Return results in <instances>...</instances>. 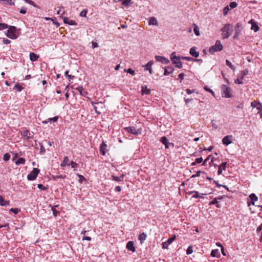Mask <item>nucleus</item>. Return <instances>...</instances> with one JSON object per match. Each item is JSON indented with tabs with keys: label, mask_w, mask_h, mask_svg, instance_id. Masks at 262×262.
I'll return each mask as SVG.
<instances>
[{
	"label": "nucleus",
	"mask_w": 262,
	"mask_h": 262,
	"mask_svg": "<svg viewBox=\"0 0 262 262\" xmlns=\"http://www.w3.org/2000/svg\"><path fill=\"white\" fill-rule=\"evenodd\" d=\"M215 47L217 48V50L219 51H221L223 50V45H222L221 43V42L220 40H216V42H215V44L214 45Z\"/></svg>",
	"instance_id": "28"
},
{
	"label": "nucleus",
	"mask_w": 262,
	"mask_h": 262,
	"mask_svg": "<svg viewBox=\"0 0 262 262\" xmlns=\"http://www.w3.org/2000/svg\"><path fill=\"white\" fill-rule=\"evenodd\" d=\"M10 40L6 39V38H3V42L5 45H8L10 43Z\"/></svg>",
	"instance_id": "59"
},
{
	"label": "nucleus",
	"mask_w": 262,
	"mask_h": 262,
	"mask_svg": "<svg viewBox=\"0 0 262 262\" xmlns=\"http://www.w3.org/2000/svg\"><path fill=\"white\" fill-rule=\"evenodd\" d=\"M40 144V152L41 155H44L45 153L46 152V149L42 144Z\"/></svg>",
	"instance_id": "50"
},
{
	"label": "nucleus",
	"mask_w": 262,
	"mask_h": 262,
	"mask_svg": "<svg viewBox=\"0 0 262 262\" xmlns=\"http://www.w3.org/2000/svg\"><path fill=\"white\" fill-rule=\"evenodd\" d=\"M126 248L133 252H135L136 248L134 246V243L132 241H129L126 244Z\"/></svg>",
	"instance_id": "18"
},
{
	"label": "nucleus",
	"mask_w": 262,
	"mask_h": 262,
	"mask_svg": "<svg viewBox=\"0 0 262 262\" xmlns=\"http://www.w3.org/2000/svg\"><path fill=\"white\" fill-rule=\"evenodd\" d=\"M87 14V10H83L80 13V16L81 17H86Z\"/></svg>",
	"instance_id": "55"
},
{
	"label": "nucleus",
	"mask_w": 262,
	"mask_h": 262,
	"mask_svg": "<svg viewBox=\"0 0 262 262\" xmlns=\"http://www.w3.org/2000/svg\"><path fill=\"white\" fill-rule=\"evenodd\" d=\"M184 75L185 74L183 73H181L178 75V79L180 80L181 82L184 79Z\"/></svg>",
	"instance_id": "56"
},
{
	"label": "nucleus",
	"mask_w": 262,
	"mask_h": 262,
	"mask_svg": "<svg viewBox=\"0 0 262 262\" xmlns=\"http://www.w3.org/2000/svg\"><path fill=\"white\" fill-rule=\"evenodd\" d=\"M92 238L90 236H83L82 237V240H86L88 241H91Z\"/></svg>",
	"instance_id": "62"
},
{
	"label": "nucleus",
	"mask_w": 262,
	"mask_h": 262,
	"mask_svg": "<svg viewBox=\"0 0 262 262\" xmlns=\"http://www.w3.org/2000/svg\"><path fill=\"white\" fill-rule=\"evenodd\" d=\"M164 75L165 76L169 75L170 74L172 73L173 72V71H174V69L171 66L165 67L164 68Z\"/></svg>",
	"instance_id": "17"
},
{
	"label": "nucleus",
	"mask_w": 262,
	"mask_h": 262,
	"mask_svg": "<svg viewBox=\"0 0 262 262\" xmlns=\"http://www.w3.org/2000/svg\"><path fill=\"white\" fill-rule=\"evenodd\" d=\"M210 255L212 257H219L220 256V253L218 249H213L211 251Z\"/></svg>",
	"instance_id": "26"
},
{
	"label": "nucleus",
	"mask_w": 262,
	"mask_h": 262,
	"mask_svg": "<svg viewBox=\"0 0 262 262\" xmlns=\"http://www.w3.org/2000/svg\"><path fill=\"white\" fill-rule=\"evenodd\" d=\"M160 141L163 144L165 145V144H167L168 140L166 137L164 136L162 137L161 138Z\"/></svg>",
	"instance_id": "47"
},
{
	"label": "nucleus",
	"mask_w": 262,
	"mask_h": 262,
	"mask_svg": "<svg viewBox=\"0 0 262 262\" xmlns=\"http://www.w3.org/2000/svg\"><path fill=\"white\" fill-rule=\"evenodd\" d=\"M193 26H194V29H193V31L195 33V34L196 35V36H199L200 35V32H199V27L195 24H193Z\"/></svg>",
	"instance_id": "34"
},
{
	"label": "nucleus",
	"mask_w": 262,
	"mask_h": 262,
	"mask_svg": "<svg viewBox=\"0 0 262 262\" xmlns=\"http://www.w3.org/2000/svg\"><path fill=\"white\" fill-rule=\"evenodd\" d=\"M147 235L144 232L140 234L138 236V239L140 241V243L142 244L146 239Z\"/></svg>",
	"instance_id": "23"
},
{
	"label": "nucleus",
	"mask_w": 262,
	"mask_h": 262,
	"mask_svg": "<svg viewBox=\"0 0 262 262\" xmlns=\"http://www.w3.org/2000/svg\"><path fill=\"white\" fill-rule=\"evenodd\" d=\"M124 71L128 73H129L132 75H134L135 74V71H134L130 68L128 69L127 70H125Z\"/></svg>",
	"instance_id": "49"
},
{
	"label": "nucleus",
	"mask_w": 262,
	"mask_h": 262,
	"mask_svg": "<svg viewBox=\"0 0 262 262\" xmlns=\"http://www.w3.org/2000/svg\"><path fill=\"white\" fill-rule=\"evenodd\" d=\"M75 89L80 93L81 96L85 97L88 92L84 91L82 86H78Z\"/></svg>",
	"instance_id": "22"
},
{
	"label": "nucleus",
	"mask_w": 262,
	"mask_h": 262,
	"mask_svg": "<svg viewBox=\"0 0 262 262\" xmlns=\"http://www.w3.org/2000/svg\"><path fill=\"white\" fill-rule=\"evenodd\" d=\"M228 6L229 7L230 9H234L237 6V4L235 2H233L230 3L229 6Z\"/></svg>",
	"instance_id": "46"
},
{
	"label": "nucleus",
	"mask_w": 262,
	"mask_h": 262,
	"mask_svg": "<svg viewBox=\"0 0 262 262\" xmlns=\"http://www.w3.org/2000/svg\"><path fill=\"white\" fill-rule=\"evenodd\" d=\"M231 27V25L230 24H225L224 27L222 28V36L223 39L228 38L230 35V30Z\"/></svg>",
	"instance_id": "3"
},
{
	"label": "nucleus",
	"mask_w": 262,
	"mask_h": 262,
	"mask_svg": "<svg viewBox=\"0 0 262 262\" xmlns=\"http://www.w3.org/2000/svg\"><path fill=\"white\" fill-rule=\"evenodd\" d=\"M227 164V162H223L221 164V165L219 167V169L217 170L218 175L221 174L222 173L223 170H225L226 169Z\"/></svg>",
	"instance_id": "19"
},
{
	"label": "nucleus",
	"mask_w": 262,
	"mask_h": 262,
	"mask_svg": "<svg viewBox=\"0 0 262 262\" xmlns=\"http://www.w3.org/2000/svg\"><path fill=\"white\" fill-rule=\"evenodd\" d=\"M248 73V71L247 69H245L241 71V76L238 77L237 79H235L234 81L235 83L236 84H242L243 83V79L244 77L247 75Z\"/></svg>",
	"instance_id": "7"
},
{
	"label": "nucleus",
	"mask_w": 262,
	"mask_h": 262,
	"mask_svg": "<svg viewBox=\"0 0 262 262\" xmlns=\"http://www.w3.org/2000/svg\"><path fill=\"white\" fill-rule=\"evenodd\" d=\"M215 205L216 207L217 208H220L221 207L220 205L218 204V201H217V198H214L213 200V201H212L211 202H209V205Z\"/></svg>",
	"instance_id": "33"
},
{
	"label": "nucleus",
	"mask_w": 262,
	"mask_h": 262,
	"mask_svg": "<svg viewBox=\"0 0 262 262\" xmlns=\"http://www.w3.org/2000/svg\"><path fill=\"white\" fill-rule=\"evenodd\" d=\"M69 161V160L68 157L67 156L64 157L63 158V160L61 164V166L64 167L66 165H69L70 164H68Z\"/></svg>",
	"instance_id": "31"
},
{
	"label": "nucleus",
	"mask_w": 262,
	"mask_h": 262,
	"mask_svg": "<svg viewBox=\"0 0 262 262\" xmlns=\"http://www.w3.org/2000/svg\"><path fill=\"white\" fill-rule=\"evenodd\" d=\"M230 10V8H229V7L228 6H226L223 9V15L224 16H226L228 14V13L229 12Z\"/></svg>",
	"instance_id": "40"
},
{
	"label": "nucleus",
	"mask_w": 262,
	"mask_h": 262,
	"mask_svg": "<svg viewBox=\"0 0 262 262\" xmlns=\"http://www.w3.org/2000/svg\"><path fill=\"white\" fill-rule=\"evenodd\" d=\"M122 1V4L124 6H127L130 4H133L132 0H120Z\"/></svg>",
	"instance_id": "36"
},
{
	"label": "nucleus",
	"mask_w": 262,
	"mask_h": 262,
	"mask_svg": "<svg viewBox=\"0 0 262 262\" xmlns=\"http://www.w3.org/2000/svg\"><path fill=\"white\" fill-rule=\"evenodd\" d=\"M63 20L64 24H68L71 26H76L77 25V22L74 20H72L70 18L64 17L63 18Z\"/></svg>",
	"instance_id": "13"
},
{
	"label": "nucleus",
	"mask_w": 262,
	"mask_h": 262,
	"mask_svg": "<svg viewBox=\"0 0 262 262\" xmlns=\"http://www.w3.org/2000/svg\"><path fill=\"white\" fill-rule=\"evenodd\" d=\"M182 59H185L187 61H193L194 60L193 58L190 57H186V56H181Z\"/></svg>",
	"instance_id": "53"
},
{
	"label": "nucleus",
	"mask_w": 262,
	"mask_h": 262,
	"mask_svg": "<svg viewBox=\"0 0 262 262\" xmlns=\"http://www.w3.org/2000/svg\"><path fill=\"white\" fill-rule=\"evenodd\" d=\"M58 119V116H55L53 118H49L47 120L43 121V123L47 124L49 122H55L57 121Z\"/></svg>",
	"instance_id": "29"
},
{
	"label": "nucleus",
	"mask_w": 262,
	"mask_h": 262,
	"mask_svg": "<svg viewBox=\"0 0 262 262\" xmlns=\"http://www.w3.org/2000/svg\"><path fill=\"white\" fill-rule=\"evenodd\" d=\"M217 51H219L217 50V48L215 47L214 45L211 46L209 48V52L211 54H213L215 52H217Z\"/></svg>",
	"instance_id": "39"
},
{
	"label": "nucleus",
	"mask_w": 262,
	"mask_h": 262,
	"mask_svg": "<svg viewBox=\"0 0 262 262\" xmlns=\"http://www.w3.org/2000/svg\"><path fill=\"white\" fill-rule=\"evenodd\" d=\"M10 204V201L7 200H5L4 199L0 196V205L2 206H6Z\"/></svg>",
	"instance_id": "25"
},
{
	"label": "nucleus",
	"mask_w": 262,
	"mask_h": 262,
	"mask_svg": "<svg viewBox=\"0 0 262 262\" xmlns=\"http://www.w3.org/2000/svg\"><path fill=\"white\" fill-rule=\"evenodd\" d=\"M151 90L148 89L146 85H142L141 86L142 95H148L150 93Z\"/></svg>",
	"instance_id": "20"
},
{
	"label": "nucleus",
	"mask_w": 262,
	"mask_h": 262,
	"mask_svg": "<svg viewBox=\"0 0 262 262\" xmlns=\"http://www.w3.org/2000/svg\"><path fill=\"white\" fill-rule=\"evenodd\" d=\"M239 32H240V31H238V30H236L234 35L233 36L234 38H236L239 36V35L240 34Z\"/></svg>",
	"instance_id": "60"
},
{
	"label": "nucleus",
	"mask_w": 262,
	"mask_h": 262,
	"mask_svg": "<svg viewBox=\"0 0 262 262\" xmlns=\"http://www.w3.org/2000/svg\"><path fill=\"white\" fill-rule=\"evenodd\" d=\"M6 33V36L12 39H16L18 34V30L15 26H9Z\"/></svg>",
	"instance_id": "1"
},
{
	"label": "nucleus",
	"mask_w": 262,
	"mask_h": 262,
	"mask_svg": "<svg viewBox=\"0 0 262 262\" xmlns=\"http://www.w3.org/2000/svg\"><path fill=\"white\" fill-rule=\"evenodd\" d=\"M40 170L36 168H33L32 171L27 176V179L29 181L34 180L37 177Z\"/></svg>",
	"instance_id": "5"
},
{
	"label": "nucleus",
	"mask_w": 262,
	"mask_h": 262,
	"mask_svg": "<svg viewBox=\"0 0 262 262\" xmlns=\"http://www.w3.org/2000/svg\"><path fill=\"white\" fill-rule=\"evenodd\" d=\"M203 161V158L202 157L196 158L195 159V163H201Z\"/></svg>",
	"instance_id": "61"
},
{
	"label": "nucleus",
	"mask_w": 262,
	"mask_h": 262,
	"mask_svg": "<svg viewBox=\"0 0 262 262\" xmlns=\"http://www.w3.org/2000/svg\"><path fill=\"white\" fill-rule=\"evenodd\" d=\"M155 58L157 61L161 62L164 64H168L170 62L169 60L165 57L156 55Z\"/></svg>",
	"instance_id": "9"
},
{
	"label": "nucleus",
	"mask_w": 262,
	"mask_h": 262,
	"mask_svg": "<svg viewBox=\"0 0 262 262\" xmlns=\"http://www.w3.org/2000/svg\"><path fill=\"white\" fill-rule=\"evenodd\" d=\"M92 46L93 48H95L98 47V45L97 43L92 41Z\"/></svg>",
	"instance_id": "64"
},
{
	"label": "nucleus",
	"mask_w": 262,
	"mask_h": 262,
	"mask_svg": "<svg viewBox=\"0 0 262 262\" xmlns=\"http://www.w3.org/2000/svg\"><path fill=\"white\" fill-rule=\"evenodd\" d=\"M57 205H56L54 207H52V211L53 212V214L55 216H56L58 214L59 212L55 208V207H57Z\"/></svg>",
	"instance_id": "42"
},
{
	"label": "nucleus",
	"mask_w": 262,
	"mask_h": 262,
	"mask_svg": "<svg viewBox=\"0 0 262 262\" xmlns=\"http://www.w3.org/2000/svg\"><path fill=\"white\" fill-rule=\"evenodd\" d=\"M226 64L227 66L229 67L232 70L234 71L235 70V67L234 66L229 60H226Z\"/></svg>",
	"instance_id": "37"
},
{
	"label": "nucleus",
	"mask_w": 262,
	"mask_h": 262,
	"mask_svg": "<svg viewBox=\"0 0 262 262\" xmlns=\"http://www.w3.org/2000/svg\"><path fill=\"white\" fill-rule=\"evenodd\" d=\"M259 106H260V109L258 110L257 114L260 115V118H262V107L259 105Z\"/></svg>",
	"instance_id": "63"
},
{
	"label": "nucleus",
	"mask_w": 262,
	"mask_h": 262,
	"mask_svg": "<svg viewBox=\"0 0 262 262\" xmlns=\"http://www.w3.org/2000/svg\"><path fill=\"white\" fill-rule=\"evenodd\" d=\"M71 165L72 168H74V169L75 170H76L75 168L78 166V164H77L76 163H75L73 161H71Z\"/></svg>",
	"instance_id": "57"
},
{
	"label": "nucleus",
	"mask_w": 262,
	"mask_h": 262,
	"mask_svg": "<svg viewBox=\"0 0 262 262\" xmlns=\"http://www.w3.org/2000/svg\"><path fill=\"white\" fill-rule=\"evenodd\" d=\"M259 105L262 107V104L258 101H253L251 103V106L253 108H256L258 110L260 109Z\"/></svg>",
	"instance_id": "21"
},
{
	"label": "nucleus",
	"mask_w": 262,
	"mask_h": 262,
	"mask_svg": "<svg viewBox=\"0 0 262 262\" xmlns=\"http://www.w3.org/2000/svg\"><path fill=\"white\" fill-rule=\"evenodd\" d=\"M21 135L23 137L24 139L27 140H29L33 138V137L31 136V134L29 132V130L27 129L23 130L21 132Z\"/></svg>",
	"instance_id": "11"
},
{
	"label": "nucleus",
	"mask_w": 262,
	"mask_h": 262,
	"mask_svg": "<svg viewBox=\"0 0 262 262\" xmlns=\"http://www.w3.org/2000/svg\"><path fill=\"white\" fill-rule=\"evenodd\" d=\"M176 238V235H173L172 237H169L166 242L162 243V248L167 249L168 246Z\"/></svg>",
	"instance_id": "8"
},
{
	"label": "nucleus",
	"mask_w": 262,
	"mask_h": 262,
	"mask_svg": "<svg viewBox=\"0 0 262 262\" xmlns=\"http://www.w3.org/2000/svg\"><path fill=\"white\" fill-rule=\"evenodd\" d=\"M37 187L39 188V189H40L42 190H45L47 189V187H46L45 186H44L42 184H38L37 185Z\"/></svg>",
	"instance_id": "58"
},
{
	"label": "nucleus",
	"mask_w": 262,
	"mask_h": 262,
	"mask_svg": "<svg viewBox=\"0 0 262 262\" xmlns=\"http://www.w3.org/2000/svg\"><path fill=\"white\" fill-rule=\"evenodd\" d=\"M248 23L251 25V29L252 30H253L255 32H256L259 30V28L257 25V23L254 19H251Z\"/></svg>",
	"instance_id": "10"
},
{
	"label": "nucleus",
	"mask_w": 262,
	"mask_h": 262,
	"mask_svg": "<svg viewBox=\"0 0 262 262\" xmlns=\"http://www.w3.org/2000/svg\"><path fill=\"white\" fill-rule=\"evenodd\" d=\"M14 89L16 90L18 92H21L23 89V88L22 87V86L17 83L15 85Z\"/></svg>",
	"instance_id": "41"
},
{
	"label": "nucleus",
	"mask_w": 262,
	"mask_h": 262,
	"mask_svg": "<svg viewBox=\"0 0 262 262\" xmlns=\"http://www.w3.org/2000/svg\"><path fill=\"white\" fill-rule=\"evenodd\" d=\"M30 56V59L32 61H37L39 58V56L37 54H35L33 52H31L29 55Z\"/></svg>",
	"instance_id": "24"
},
{
	"label": "nucleus",
	"mask_w": 262,
	"mask_h": 262,
	"mask_svg": "<svg viewBox=\"0 0 262 262\" xmlns=\"http://www.w3.org/2000/svg\"><path fill=\"white\" fill-rule=\"evenodd\" d=\"M203 195H206L205 193H201V194H199V192L196 191L195 194H193L192 198H203Z\"/></svg>",
	"instance_id": "35"
},
{
	"label": "nucleus",
	"mask_w": 262,
	"mask_h": 262,
	"mask_svg": "<svg viewBox=\"0 0 262 262\" xmlns=\"http://www.w3.org/2000/svg\"><path fill=\"white\" fill-rule=\"evenodd\" d=\"M112 180L117 182L122 181L119 177H117L114 175L112 176Z\"/></svg>",
	"instance_id": "48"
},
{
	"label": "nucleus",
	"mask_w": 262,
	"mask_h": 262,
	"mask_svg": "<svg viewBox=\"0 0 262 262\" xmlns=\"http://www.w3.org/2000/svg\"><path fill=\"white\" fill-rule=\"evenodd\" d=\"M193 248H192V246H189L187 250H186V254L187 255H189V254H191L193 252Z\"/></svg>",
	"instance_id": "44"
},
{
	"label": "nucleus",
	"mask_w": 262,
	"mask_h": 262,
	"mask_svg": "<svg viewBox=\"0 0 262 262\" xmlns=\"http://www.w3.org/2000/svg\"><path fill=\"white\" fill-rule=\"evenodd\" d=\"M19 210L18 208H11L10 209V211L16 214L19 212Z\"/></svg>",
	"instance_id": "54"
},
{
	"label": "nucleus",
	"mask_w": 262,
	"mask_h": 262,
	"mask_svg": "<svg viewBox=\"0 0 262 262\" xmlns=\"http://www.w3.org/2000/svg\"><path fill=\"white\" fill-rule=\"evenodd\" d=\"M76 175L79 177V180H78V181L79 183H82L85 180V178L82 175L79 174V173H77Z\"/></svg>",
	"instance_id": "43"
},
{
	"label": "nucleus",
	"mask_w": 262,
	"mask_h": 262,
	"mask_svg": "<svg viewBox=\"0 0 262 262\" xmlns=\"http://www.w3.org/2000/svg\"><path fill=\"white\" fill-rule=\"evenodd\" d=\"M10 155L8 153L4 154L3 156V160L5 161H8L10 158Z\"/></svg>",
	"instance_id": "45"
},
{
	"label": "nucleus",
	"mask_w": 262,
	"mask_h": 262,
	"mask_svg": "<svg viewBox=\"0 0 262 262\" xmlns=\"http://www.w3.org/2000/svg\"><path fill=\"white\" fill-rule=\"evenodd\" d=\"M221 90L222 91V96L225 98H230L232 96L231 93V89L225 84H223L221 86Z\"/></svg>",
	"instance_id": "4"
},
{
	"label": "nucleus",
	"mask_w": 262,
	"mask_h": 262,
	"mask_svg": "<svg viewBox=\"0 0 262 262\" xmlns=\"http://www.w3.org/2000/svg\"><path fill=\"white\" fill-rule=\"evenodd\" d=\"M27 9L25 7H22L19 11V12L21 14H26L27 12Z\"/></svg>",
	"instance_id": "51"
},
{
	"label": "nucleus",
	"mask_w": 262,
	"mask_h": 262,
	"mask_svg": "<svg viewBox=\"0 0 262 262\" xmlns=\"http://www.w3.org/2000/svg\"><path fill=\"white\" fill-rule=\"evenodd\" d=\"M249 198L251 199L252 205H254V202L258 200L257 196L254 193H252L249 195Z\"/></svg>",
	"instance_id": "30"
},
{
	"label": "nucleus",
	"mask_w": 262,
	"mask_h": 262,
	"mask_svg": "<svg viewBox=\"0 0 262 262\" xmlns=\"http://www.w3.org/2000/svg\"><path fill=\"white\" fill-rule=\"evenodd\" d=\"M124 130L134 135H138L141 134L140 129H137L135 126L126 127L124 128Z\"/></svg>",
	"instance_id": "6"
},
{
	"label": "nucleus",
	"mask_w": 262,
	"mask_h": 262,
	"mask_svg": "<svg viewBox=\"0 0 262 262\" xmlns=\"http://www.w3.org/2000/svg\"><path fill=\"white\" fill-rule=\"evenodd\" d=\"M154 63V61L152 60H150L149 62H147L145 66H143V67H145V70H147L149 71L150 74L152 73V65Z\"/></svg>",
	"instance_id": "16"
},
{
	"label": "nucleus",
	"mask_w": 262,
	"mask_h": 262,
	"mask_svg": "<svg viewBox=\"0 0 262 262\" xmlns=\"http://www.w3.org/2000/svg\"><path fill=\"white\" fill-rule=\"evenodd\" d=\"M189 53L192 56L195 58H197L199 56V52L196 51V48L195 47H193L190 49Z\"/></svg>",
	"instance_id": "14"
},
{
	"label": "nucleus",
	"mask_w": 262,
	"mask_h": 262,
	"mask_svg": "<svg viewBox=\"0 0 262 262\" xmlns=\"http://www.w3.org/2000/svg\"><path fill=\"white\" fill-rule=\"evenodd\" d=\"M232 136L231 135H228L224 137L222 139L223 144L227 146L232 143Z\"/></svg>",
	"instance_id": "12"
},
{
	"label": "nucleus",
	"mask_w": 262,
	"mask_h": 262,
	"mask_svg": "<svg viewBox=\"0 0 262 262\" xmlns=\"http://www.w3.org/2000/svg\"><path fill=\"white\" fill-rule=\"evenodd\" d=\"M9 27V25L5 23H0V30H3L7 29Z\"/></svg>",
	"instance_id": "38"
},
{
	"label": "nucleus",
	"mask_w": 262,
	"mask_h": 262,
	"mask_svg": "<svg viewBox=\"0 0 262 262\" xmlns=\"http://www.w3.org/2000/svg\"><path fill=\"white\" fill-rule=\"evenodd\" d=\"M148 23L149 25L157 26L158 25V21L155 17H150Z\"/></svg>",
	"instance_id": "27"
},
{
	"label": "nucleus",
	"mask_w": 262,
	"mask_h": 262,
	"mask_svg": "<svg viewBox=\"0 0 262 262\" xmlns=\"http://www.w3.org/2000/svg\"><path fill=\"white\" fill-rule=\"evenodd\" d=\"M204 90H206V91L207 92H210V93H211V94L214 96V92L211 90L210 88H208L207 86H205L204 88Z\"/></svg>",
	"instance_id": "52"
},
{
	"label": "nucleus",
	"mask_w": 262,
	"mask_h": 262,
	"mask_svg": "<svg viewBox=\"0 0 262 262\" xmlns=\"http://www.w3.org/2000/svg\"><path fill=\"white\" fill-rule=\"evenodd\" d=\"M170 59L173 64L176 65L178 68L181 69L183 67V64L181 61V57L177 56L175 52L171 53L170 55Z\"/></svg>",
	"instance_id": "2"
},
{
	"label": "nucleus",
	"mask_w": 262,
	"mask_h": 262,
	"mask_svg": "<svg viewBox=\"0 0 262 262\" xmlns=\"http://www.w3.org/2000/svg\"><path fill=\"white\" fill-rule=\"evenodd\" d=\"M107 151V145L103 142L100 147V152L103 156L105 155Z\"/></svg>",
	"instance_id": "15"
},
{
	"label": "nucleus",
	"mask_w": 262,
	"mask_h": 262,
	"mask_svg": "<svg viewBox=\"0 0 262 262\" xmlns=\"http://www.w3.org/2000/svg\"><path fill=\"white\" fill-rule=\"evenodd\" d=\"M26 160L23 158H19L16 161H15L16 165L25 164Z\"/></svg>",
	"instance_id": "32"
}]
</instances>
